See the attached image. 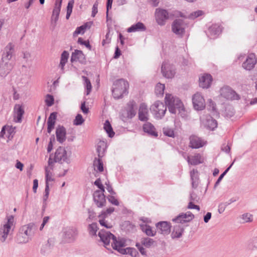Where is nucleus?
Instances as JSON below:
<instances>
[{"mask_svg":"<svg viewBox=\"0 0 257 257\" xmlns=\"http://www.w3.org/2000/svg\"><path fill=\"white\" fill-rule=\"evenodd\" d=\"M140 228L142 231L145 233V234L148 236H154L156 234V231L152 230V227L148 224H142L140 225Z\"/></svg>","mask_w":257,"mask_h":257,"instance_id":"obj_34","label":"nucleus"},{"mask_svg":"<svg viewBox=\"0 0 257 257\" xmlns=\"http://www.w3.org/2000/svg\"><path fill=\"white\" fill-rule=\"evenodd\" d=\"M212 77L210 74H206L199 78V86L203 88H208L210 86Z\"/></svg>","mask_w":257,"mask_h":257,"instance_id":"obj_23","label":"nucleus"},{"mask_svg":"<svg viewBox=\"0 0 257 257\" xmlns=\"http://www.w3.org/2000/svg\"><path fill=\"white\" fill-rule=\"evenodd\" d=\"M203 12L200 10L194 12L190 14L178 11V36H182L185 32V29L188 27L189 19H194L201 16Z\"/></svg>","mask_w":257,"mask_h":257,"instance_id":"obj_1","label":"nucleus"},{"mask_svg":"<svg viewBox=\"0 0 257 257\" xmlns=\"http://www.w3.org/2000/svg\"><path fill=\"white\" fill-rule=\"evenodd\" d=\"M16 240L18 243H24L28 242L29 237L24 235L22 232H19L16 235Z\"/></svg>","mask_w":257,"mask_h":257,"instance_id":"obj_42","label":"nucleus"},{"mask_svg":"<svg viewBox=\"0 0 257 257\" xmlns=\"http://www.w3.org/2000/svg\"><path fill=\"white\" fill-rule=\"evenodd\" d=\"M167 110V106L160 101H156L151 106L150 111L154 113L155 117L158 119H162Z\"/></svg>","mask_w":257,"mask_h":257,"instance_id":"obj_4","label":"nucleus"},{"mask_svg":"<svg viewBox=\"0 0 257 257\" xmlns=\"http://www.w3.org/2000/svg\"><path fill=\"white\" fill-rule=\"evenodd\" d=\"M7 222L0 228V240L4 242L8 237L12 226L13 225L14 218L13 215L8 217Z\"/></svg>","mask_w":257,"mask_h":257,"instance_id":"obj_6","label":"nucleus"},{"mask_svg":"<svg viewBox=\"0 0 257 257\" xmlns=\"http://www.w3.org/2000/svg\"><path fill=\"white\" fill-rule=\"evenodd\" d=\"M103 128L109 138H111L114 137L115 133L114 132L112 126L108 120H105L104 123Z\"/></svg>","mask_w":257,"mask_h":257,"instance_id":"obj_38","label":"nucleus"},{"mask_svg":"<svg viewBox=\"0 0 257 257\" xmlns=\"http://www.w3.org/2000/svg\"><path fill=\"white\" fill-rule=\"evenodd\" d=\"M165 105L167 106V105H170L174 104L175 99L172 96V94L169 93H167L165 98Z\"/></svg>","mask_w":257,"mask_h":257,"instance_id":"obj_48","label":"nucleus"},{"mask_svg":"<svg viewBox=\"0 0 257 257\" xmlns=\"http://www.w3.org/2000/svg\"><path fill=\"white\" fill-rule=\"evenodd\" d=\"M83 78H84L85 83L86 95H88L90 93L92 89L91 83L89 79L87 77L83 76Z\"/></svg>","mask_w":257,"mask_h":257,"instance_id":"obj_49","label":"nucleus"},{"mask_svg":"<svg viewBox=\"0 0 257 257\" xmlns=\"http://www.w3.org/2000/svg\"><path fill=\"white\" fill-rule=\"evenodd\" d=\"M61 7H57V4H55V7L53 10L52 15L51 19V25L53 26V28H54L56 25L57 22L59 19V16L61 10Z\"/></svg>","mask_w":257,"mask_h":257,"instance_id":"obj_28","label":"nucleus"},{"mask_svg":"<svg viewBox=\"0 0 257 257\" xmlns=\"http://www.w3.org/2000/svg\"><path fill=\"white\" fill-rule=\"evenodd\" d=\"M194 218V215L190 211H187L186 213H180L178 215V223H185L189 222L192 220Z\"/></svg>","mask_w":257,"mask_h":257,"instance_id":"obj_25","label":"nucleus"},{"mask_svg":"<svg viewBox=\"0 0 257 257\" xmlns=\"http://www.w3.org/2000/svg\"><path fill=\"white\" fill-rule=\"evenodd\" d=\"M114 195H109L107 198L108 200V201L111 203L113 205H114L115 206L119 205V201L117 199L115 198V197L113 196Z\"/></svg>","mask_w":257,"mask_h":257,"instance_id":"obj_56","label":"nucleus"},{"mask_svg":"<svg viewBox=\"0 0 257 257\" xmlns=\"http://www.w3.org/2000/svg\"><path fill=\"white\" fill-rule=\"evenodd\" d=\"M192 103L194 108L197 110H202L205 107V100L199 93H196L193 96Z\"/></svg>","mask_w":257,"mask_h":257,"instance_id":"obj_11","label":"nucleus"},{"mask_svg":"<svg viewBox=\"0 0 257 257\" xmlns=\"http://www.w3.org/2000/svg\"><path fill=\"white\" fill-rule=\"evenodd\" d=\"M8 132V139L9 140H12L16 133L15 127H13L12 126L9 127L7 130Z\"/></svg>","mask_w":257,"mask_h":257,"instance_id":"obj_55","label":"nucleus"},{"mask_svg":"<svg viewBox=\"0 0 257 257\" xmlns=\"http://www.w3.org/2000/svg\"><path fill=\"white\" fill-rule=\"evenodd\" d=\"M156 226L158 232L164 235L169 234L172 227L171 223L167 221H160L156 223Z\"/></svg>","mask_w":257,"mask_h":257,"instance_id":"obj_13","label":"nucleus"},{"mask_svg":"<svg viewBox=\"0 0 257 257\" xmlns=\"http://www.w3.org/2000/svg\"><path fill=\"white\" fill-rule=\"evenodd\" d=\"M63 161L67 164L70 163V160L67 156V152L63 147H59L56 150L54 156V162L61 164Z\"/></svg>","mask_w":257,"mask_h":257,"instance_id":"obj_8","label":"nucleus"},{"mask_svg":"<svg viewBox=\"0 0 257 257\" xmlns=\"http://www.w3.org/2000/svg\"><path fill=\"white\" fill-rule=\"evenodd\" d=\"M256 63V60L254 54H250L247 57L245 62L242 64L243 68L247 70H251Z\"/></svg>","mask_w":257,"mask_h":257,"instance_id":"obj_18","label":"nucleus"},{"mask_svg":"<svg viewBox=\"0 0 257 257\" xmlns=\"http://www.w3.org/2000/svg\"><path fill=\"white\" fill-rule=\"evenodd\" d=\"M186 160L189 164L192 165H197L203 162L202 156L200 154H195L192 157L187 156Z\"/></svg>","mask_w":257,"mask_h":257,"instance_id":"obj_31","label":"nucleus"},{"mask_svg":"<svg viewBox=\"0 0 257 257\" xmlns=\"http://www.w3.org/2000/svg\"><path fill=\"white\" fill-rule=\"evenodd\" d=\"M136 246L137 247L141 254L145 257L147 256V251L146 250V249L144 247V246H143L142 244H141L140 242H137L136 244Z\"/></svg>","mask_w":257,"mask_h":257,"instance_id":"obj_53","label":"nucleus"},{"mask_svg":"<svg viewBox=\"0 0 257 257\" xmlns=\"http://www.w3.org/2000/svg\"><path fill=\"white\" fill-rule=\"evenodd\" d=\"M106 149V143L104 141H99L97 145L96 148L98 157L102 158L104 156Z\"/></svg>","mask_w":257,"mask_h":257,"instance_id":"obj_35","label":"nucleus"},{"mask_svg":"<svg viewBox=\"0 0 257 257\" xmlns=\"http://www.w3.org/2000/svg\"><path fill=\"white\" fill-rule=\"evenodd\" d=\"M222 28L217 24H213L208 29V36L210 38H216L221 32Z\"/></svg>","mask_w":257,"mask_h":257,"instance_id":"obj_24","label":"nucleus"},{"mask_svg":"<svg viewBox=\"0 0 257 257\" xmlns=\"http://www.w3.org/2000/svg\"><path fill=\"white\" fill-rule=\"evenodd\" d=\"M70 61L71 63L78 61L81 64H86V59L85 55L81 50H75L72 53Z\"/></svg>","mask_w":257,"mask_h":257,"instance_id":"obj_12","label":"nucleus"},{"mask_svg":"<svg viewBox=\"0 0 257 257\" xmlns=\"http://www.w3.org/2000/svg\"><path fill=\"white\" fill-rule=\"evenodd\" d=\"M50 171L48 170V169L47 167L45 168V179H46V185L47 184L49 185V181H53L54 180L53 178H52L50 175H49Z\"/></svg>","mask_w":257,"mask_h":257,"instance_id":"obj_58","label":"nucleus"},{"mask_svg":"<svg viewBox=\"0 0 257 257\" xmlns=\"http://www.w3.org/2000/svg\"><path fill=\"white\" fill-rule=\"evenodd\" d=\"M161 72L163 76L167 78H172L175 74V70L171 68L170 64L167 62L162 63Z\"/></svg>","mask_w":257,"mask_h":257,"instance_id":"obj_16","label":"nucleus"},{"mask_svg":"<svg viewBox=\"0 0 257 257\" xmlns=\"http://www.w3.org/2000/svg\"><path fill=\"white\" fill-rule=\"evenodd\" d=\"M99 223L102 226H104L107 229H110L112 227V225L110 223H108L107 221H106L105 219H99Z\"/></svg>","mask_w":257,"mask_h":257,"instance_id":"obj_59","label":"nucleus"},{"mask_svg":"<svg viewBox=\"0 0 257 257\" xmlns=\"http://www.w3.org/2000/svg\"><path fill=\"white\" fill-rule=\"evenodd\" d=\"M33 226V224H29L27 226H23L20 230V232H22L25 236L28 237L32 234L31 231Z\"/></svg>","mask_w":257,"mask_h":257,"instance_id":"obj_44","label":"nucleus"},{"mask_svg":"<svg viewBox=\"0 0 257 257\" xmlns=\"http://www.w3.org/2000/svg\"><path fill=\"white\" fill-rule=\"evenodd\" d=\"M220 95L227 100H238L239 95L229 86H224L220 89Z\"/></svg>","mask_w":257,"mask_h":257,"instance_id":"obj_7","label":"nucleus"},{"mask_svg":"<svg viewBox=\"0 0 257 257\" xmlns=\"http://www.w3.org/2000/svg\"><path fill=\"white\" fill-rule=\"evenodd\" d=\"M143 131L149 136L157 137L158 132L156 131L154 125L150 122H146L143 126Z\"/></svg>","mask_w":257,"mask_h":257,"instance_id":"obj_22","label":"nucleus"},{"mask_svg":"<svg viewBox=\"0 0 257 257\" xmlns=\"http://www.w3.org/2000/svg\"><path fill=\"white\" fill-rule=\"evenodd\" d=\"M241 218L243 222H249L252 220V215L249 213H244L242 215Z\"/></svg>","mask_w":257,"mask_h":257,"instance_id":"obj_57","label":"nucleus"},{"mask_svg":"<svg viewBox=\"0 0 257 257\" xmlns=\"http://www.w3.org/2000/svg\"><path fill=\"white\" fill-rule=\"evenodd\" d=\"M205 126L210 130H214L217 126V121L211 116L206 119Z\"/></svg>","mask_w":257,"mask_h":257,"instance_id":"obj_36","label":"nucleus"},{"mask_svg":"<svg viewBox=\"0 0 257 257\" xmlns=\"http://www.w3.org/2000/svg\"><path fill=\"white\" fill-rule=\"evenodd\" d=\"M13 64L8 62H3L0 64V76L5 77L13 68Z\"/></svg>","mask_w":257,"mask_h":257,"instance_id":"obj_20","label":"nucleus"},{"mask_svg":"<svg viewBox=\"0 0 257 257\" xmlns=\"http://www.w3.org/2000/svg\"><path fill=\"white\" fill-rule=\"evenodd\" d=\"M122 226L128 232H132L135 230L136 226L130 221H125L123 222Z\"/></svg>","mask_w":257,"mask_h":257,"instance_id":"obj_47","label":"nucleus"},{"mask_svg":"<svg viewBox=\"0 0 257 257\" xmlns=\"http://www.w3.org/2000/svg\"><path fill=\"white\" fill-rule=\"evenodd\" d=\"M165 88V84L158 83L155 87V93L158 97H162Z\"/></svg>","mask_w":257,"mask_h":257,"instance_id":"obj_40","label":"nucleus"},{"mask_svg":"<svg viewBox=\"0 0 257 257\" xmlns=\"http://www.w3.org/2000/svg\"><path fill=\"white\" fill-rule=\"evenodd\" d=\"M45 101L46 104L48 107H50L54 103V98L52 95L48 94L46 95V98Z\"/></svg>","mask_w":257,"mask_h":257,"instance_id":"obj_50","label":"nucleus"},{"mask_svg":"<svg viewBox=\"0 0 257 257\" xmlns=\"http://www.w3.org/2000/svg\"><path fill=\"white\" fill-rule=\"evenodd\" d=\"M98 236L99 237L100 241L104 244V246L107 249L108 248L107 246L109 245L110 241L114 238L115 235L111 233L110 231H107L104 229H101L98 233Z\"/></svg>","mask_w":257,"mask_h":257,"instance_id":"obj_10","label":"nucleus"},{"mask_svg":"<svg viewBox=\"0 0 257 257\" xmlns=\"http://www.w3.org/2000/svg\"><path fill=\"white\" fill-rule=\"evenodd\" d=\"M129 84L127 81L123 78L115 80L112 87V94L114 98L118 99L128 93Z\"/></svg>","mask_w":257,"mask_h":257,"instance_id":"obj_2","label":"nucleus"},{"mask_svg":"<svg viewBox=\"0 0 257 257\" xmlns=\"http://www.w3.org/2000/svg\"><path fill=\"white\" fill-rule=\"evenodd\" d=\"M14 52V45L9 43L5 48L4 53L2 55V61L3 62L9 61L12 58Z\"/></svg>","mask_w":257,"mask_h":257,"instance_id":"obj_17","label":"nucleus"},{"mask_svg":"<svg viewBox=\"0 0 257 257\" xmlns=\"http://www.w3.org/2000/svg\"><path fill=\"white\" fill-rule=\"evenodd\" d=\"M178 111L181 117L186 120L189 117V110L186 108L181 100L178 99Z\"/></svg>","mask_w":257,"mask_h":257,"instance_id":"obj_26","label":"nucleus"},{"mask_svg":"<svg viewBox=\"0 0 257 257\" xmlns=\"http://www.w3.org/2000/svg\"><path fill=\"white\" fill-rule=\"evenodd\" d=\"M98 229L97 224L96 222L89 224L88 226V230L89 233L92 236H96V232Z\"/></svg>","mask_w":257,"mask_h":257,"instance_id":"obj_43","label":"nucleus"},{"mask_svg":"<svg viewBox=\"0 0 257 257\" xmlns=\"http://www.w3.org/2000/svg\"><path fill=\"white\" fill-rule=\"evenodd\" d=\"M163 134L168 137H174V131L168 127H164L163 129Z\"/></svg>","mask_w":257,"mask_h":257,"instance_id":"obj_54","label":"nucleus"},{"mask_svg":"<svg viewBox=\"0 0 257 257\" xmlns=\"http://www.w3.org/2000/svg\"><path fill=\"white\" fill-rule=\"evenodd\" d=\"M191 179L192 186L193 188H196L199 183V172L197 169H193L190 173Z\"/></svg>","mask_w":257,"mask_h":257,"instance_id":"obj_29","label":"nucleus"},{"mask_svg":"<svg viewBox=\"0 0 257 257\" xmlns=\"http://www.w3.org/2000/svg\"><path fill=\"white\" fill-rule=\"evenodd\" d=\"M80 109L84 114H87L89 112V108L85 105V101H83L81 103L80 106Z\"/></svg>","mask_w":257,"mask_h":257,"instance_id":"obj_63","label":"nucleus"},{"mask_svg":"<svg viewBox=\"0 0 257 257\" xmlns=\"http://www.w3.org/2000/svg\"><path fill=\"white\" fill-rule=\"evenodd\" d=\"M136 105V103L134 100H131L127 103V117L130 118H132L134 117L136 114V111L135 109V106Z\"/></svg>","mask_w":257,"mask_h":257,"instance_id":"obj_32","label":"nucleus"},{"mask_svg":"<svg viewBox=\"0 0 257 257\" xmlns=\"http://www.w3.org/2000/svg\"><path fill=\"white\" fill-rule=\"evenodd\" d=\"M78 235V231L74 227H66L62 231V239L65 243L74 242Z\"/></svg>","mask_w":257,"mask_h":257,"instance_id":"obj_3","label":"nucleus"},{"mask_svg":"<svg viewBox=\"0 0 257 257\" xmlns=\"http://www.w3.org/2000/svg\"><path fill=\"white\" fill-rule=\"evenodd\" d=\"M148 114V109L146 105L144 104H141L139 111V119L142 121H147L149 119L148 117L146 116Z\"/></svg>","mask_w":257,"mask_h":257,"instance_id":"obj_33","label":"nucleus"},{"mask_svg":"<svg viewBox=\"0 0 257 257\" xmlns=\"http://www.w3.org/2000/svg\"><path fill=\"white\" fill-rule=\"evenodd\" d=\"M155 17L157 23L163 26L166 24V20L170 19L171 15H169L167 10L162 8H157L155 12Z\"/></svg>","mask_w":257,"mask_h":257,"instance_id":"obj_5","label":"nucleus"},{"mask_svg":"<svg viewBox=\"0 0 257 257\" xmlns=\"http://www.w3.org/2000/svg\"><path fill=\"white\" fill-rule=\"evenodd\" d=\"M99 191H94L93 199L97 207L102 208L106 205V197L104 194H100Z\"/></svg>","mask_w":257,"mask_h":257,"instance_id":"obj_15","label":"nucleus"},{"mask_svg":"<svg viewBox=\"0 0 257 257\" xmlns=\"http://www.w3.org/2000/svg\"><path fill=\"white\" fill-rule=\"evenodd\" d=\"M89 27H90L88 26V23H86L84 24L79 27H78L73 34V37H75L76 36L80 34H84L86 29Z\"/></svg>","mask_w":257,"mask_h":257,"instance_id":"obj_41","label":"nucleus"},{"mask_svg":"<svg viewBox=\"0 0 257 257\" xmlns=\"http://www.w3.org/2000/svg\"><path fill=\"white\" fill-rule=\"evenodd\" d=\"M105 185L106 186V189L107 190L108 192L110 193L111 195H115L116 192L113 190L112 186L109 184V181L105 183Z\"/></svg>","mask_w":257,"mask_h":257,"instance_id":"obj_62","label":"nucleus"},{"mask_svg":"<svg viewBox=\"0 0 257 257\" xmlns=\"http://www.w3.org/2000/svg\"><path fill=\"white\" fill-rule=\"evenodd\" d=\"M66 128L63 125H59L56 130V139L60 143L62 144L66 139Z\"/></svg>","mask_w":257,"mask_h":257,"instance_id":"obj_21","label":"nucleus"},{"mask_svg":"<svg viewBox=\"0 0 257 257\" xmlns=\"http://www.w3.org/2000/svg\"><path fill=\"white\" fill-rule=\"evenodd\" d=\"M94 165L96 166L97 170L99 172H102L103 171L104 168L102 158L98 157V159L95 158L94 161Z\"/></svg>","mask_w":257,"mask_h":257,"instance_id":"obj_46","label":"nucleus"},{"mask_svg":"<svg viewBox=\"0 0 257 257\" xmlns=\"http://www.w3.org/2000/svg\"><path fill=\"white\" fill-rule=\"evenodd\" d=\"M69 55V53L67 51H64L61 54L59 67L62 71H64V66L67 62Z\"/></svg>","mask_w":257,"mask_h":257,"instance_id":"obj_37","label":"nucleus"},{"mask_svg":"<svg viewBox=\"0 0 257 257\" xmlns=\"http://www.w3.org/2000/svg\"><path fill=\"white\" fill-rule=\"evenodd\" d=\"M147 2L152 7H157L160 3V0H147Z\"/></svg>","mask_w":257,"mask_h":257,"instance_id":"obj_64","label":"nucleus"},{"mask_svg":"<svg viewBox=\"0 0 257 257\" xmlns=\"http://www.w3.org/2000/svg\"><path fill=\"white\" fill-rule=\"evenodd\" d=\"M84 121V119L80 114H77L73 121V124L75 125H81Z\"/></svg>","mask_w":257,"mask_h":257,"instance_id":"obj_51","label":"nucleus"},{"mask_svg":"<svg viewBox=\"0 0 257 257\" xmlns=\"http://www.w3.org/2000/svg\"><path fill=\"white\" fill-rule=\"evenodd\" d=\"M77 42L81 45H84L89 50H91L92 46L90 44L89 40L84 41L82 38H78Z\"/></svg>","mask_w":257,"mask_h":257,"instance_id":"obj_52","label":"nucleus"},{"mask_svg":"<svg viewBox=\"0 0 257 257\" xmlns=\"http://www.w3.org/2000/svg\"><path fill=\"white\" fill-rule=\"evenodd\" d=\"M155 241L149 237H144L141 238L140 243L146 248H150L153 246Z\"/></svg>","mask_w":257,"mask_h":257,"instance_id":"obj_39","label":"nucleus"},{"mask_svg":"<svg viewBox=\"0 0 257 257\" xmlns=\"http://www.w3.org/2000/svg\"><path fill=\"white\" fill-rule=\"evenodd\" d=\"M146 27L142 22H138L135 24L132 25L127 29L128 33H132L135 32L145 31L146 30Z\"/></svg>","mask_w":257,"mask_h":257,"instance_id":"obj_30","label":"nucleus"},{"mask_svg":"<svg viewBox=\"0 0 257 257\" xmlns=\"http://www.w3.org/2000/svg\"><path fill=\"white\" fill-rule=\"evenodd\" d=\"M126 245V240L125 239L123 238H117L115 236H114L111 243V246L113 249L117 251L121 254L126 253V249L123 248Z\"/></svg>","mask_w":257,"mask_h":257,"instance_id":"obj_9","label":"nucleus"},{"mask_svg":"<svg viewBox=\"0 0 257 257\" xmlns=\"http://www.w3.org/2000/svg\"><path fill=\"white\" fill-rule=\"evenodd\" d=\"M98 5V3L97 1H96L93 6L92 10V13H91V17H94L95 16L96 14L98 12V10H97Z\"/></svg>","mask_w":257,"mask_h":257,"instance_id":"obj_61","label":"nucleus"},{"mask_svg":"<svg viewBox=\"0 0 257 257\" xmlns=\"http://www.w3.org/2000/svg\"><path fill=\"white\" fill-rule=\"evenodd\" d=\"M57 112H53L50 113L47 121V132L50 134L54 128L56 120L57 119Z\"/></svg>","mask_w":257,"mask_h":257,"instance_id":"obj_27","label":"nucleus"},{"mask_svg":"<svg viewBox=\"0 0 257 257\" xmlns=\"http://www.w3.org/2000/svg\"><path fill=\"white\" fill-rule=\"evenodd\" d=\"M49 185L47 184V185L45 186V194L44 195L43 197V202H46L48 198L49 195Z\"/></svg>","mask_w":257,"mask_h":257,"instance_id":"obj_60","label":"nucleus"},{"mask_svg":"<svg viewBox=\"0 0 257 257\" xmlns=\"http://www.w3.org/2000/svg\"><path fill=\"white\" fill-rule=\"evenodd\" d=\"M126 249V253H123L122 254H129L133 257H139V254L137 249L134 247H126L125 248Z\"/></svg>","mask_w":257,"mask_h":257,"instance_id":"obj_45","label":"nucleus"},{"mask_svg":"<svg viewBox=\"0 0 257 257\" xmlns=\"http://www.w3.org/2000/svg\"><path fill=\"white\" fill-rule=\"evenodd\" d=\"M189 146L193 149H198L206 145V142L195 135H192L189 138Z\"/></svg>","mask_w":257,"mask_h":257,"instance_id":"obj_14","label":"nucleus"},{"mask_svg":"<svg viewBox=\"0 0 257 257\" xmlns=\"http://www.w3.org/2000/svg\"><path fill=\"white\" fill-rule=\"evenodd\" d=\"M14 112L16 114L15 122L20 123L25 113L24 107L22 104H16L14 106Z\"/></svg>","mask_w":257,"mask_h":257,"instance_id":"obj_19","label":"nucleus"}]
</instances>
